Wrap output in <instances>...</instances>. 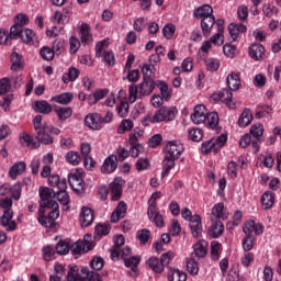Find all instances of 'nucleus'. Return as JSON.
<instances>
[{
  "mask_svg": "<svg viewBox=\"0 0 281 281\" xmlns=\"http://www.w3.org/2000/svg\"><path fill=\"white\" fill-rule=\"evenodd\" d=\"M56 196V191L47 187L40 188V209L37 222L42 227L46 229H56L58 223L56 220L60 216V211H58V202L53 199Z\"/></svg>",
  "mask_w": 281,
  "mask_h": 281,
  "instance_id": "1",
  "label": "nucleus"
},
{
  "mask_svg": "<svg viewBox=\"0 0 281 281\" xmlns=\"http://www.w3.org/2000/svg\"><path fill=\"white\" fill-rule=\"evenodd\" d=\"M33 128L35 131V137L27 133H23L21 136L26 146L33 149L41 148V144H44L45 146L54 144V137H52V135H60V128L47 123L43 124V115L41 114H37L33 119Z\"/></svg>",
  "mask_w": 281,
  "mask_h": 281,
  "instance_id": "2",
  "label": "nucleus"
},
{
  "mask_svg": "<svg viewBox=\"0 0 281 281\" xmlns=\"http://www.w3.org/2000/svg\"><path fill=\"white\" fill-rule=\"evenodd\" d=\"M177 108L175 106H162L153 116H149V122L151 124H157L159 122H172L177 117Z\"/></svg>",
  "mask_w": 281,
  "mask_h": 281,
  "instance_id": "3",
  "label": "nucleus"
},
{
  "mask_svg": "<svg viewBox=\"0 0 281 281\" xmlns=\"http://www.w3.org/2000/svg\"><path fill=\"white\" fill-rule=\"evenodd\" d=\"M183 150H186V148L183 147V144H181V142L170 140L165 147V155L173 159H179L181 155H183Z\"/></svg>",
  "mask_w": 281,
  "mask_h": 281,
  "instance_id": "4",
  "label": "nucleus"
},
{
  "mask_svg": "<svg viewBox=\"0 0 281 281\" xmlns=\"http://www.w3.org/2000/svg\"><path fill=\"white\" fill-rule=\"evenodd\" d=\"M243 232L246 236H254V233L256 236H260L265 232V226L260 223H256L254 220H249L245 223Z\"/></svg>",
  "mask_w": 281,
  "mask_h": 281,
  "instance_id": "5",
  "label": "nucleus"
},
{
  "mask_svg": "<svg viewBox=\"0 0 281 281\" xmlns=\"http://www.w3.org/2000/svg\"><path fill=\"white\" fill-rule=\"evenodd\" d=\"M124 181L122 178H115L110 183L111 201H120L122 199Z\"/></svg>",
  "mask_w": 281,
  "mask_h": 281,
  "instance_id": "6",
  "label": "nucleus"
},
{
  "mask_svg": "<svg viewBox=\"0 0 281 281\" xmlns=\"http://www.w3.org/2000/svg\"><path fill=\"white\" fill-rule=\"evenodd\" d=\"M85 123L88 128H91L92 131H100L101 128H103L102 114L90 113L85 117Z\"/></svg>",
  "mask_w": 281,
  "mask_h": 281,
  "instance_id": "7",
  "label": "nucleus"
},
{
  "mask_svg": "<svg viewBox=\"0 0 281 281\" xmlns=\"http://www.w3.org/2000/svg\"><path fill=\"white\" fill-rule=\"evenodd\" d=\"M13 216L14 212L12 210H5L0 217V225L7 227V232H14V229H16V222L12 221Z\"/></svg>",
  "mask_w": 281,
  "mask_h": 281,
  "instance_id": "8",
  "label": "nucleus"
},
{
  "mask_svg": "<svg viewBox=\"0 0 281 281\" xmlns=\"http://www.w3.org/2000/svg\"><path fill=\"white\" fill-rule=\"evenodd\" d=\"M225 233V225L221 220L211 218V226L207 234L211 238H221V235Z\"/></svg>",
  "mask_w": 281,
  "mask_h": 281,
  "instance_id": "9",
  "label": "nucleus"
},
{
  "mask_svg": "<svg viewBox=\"0 0 281 281\" xmlns=\"http://www.w3.org/2000/svg\"><path fill=\"white\" fill-rule=\"evenodd\" d=\"M128 210V206L126 205V202L120 201L116 205L115 210L111 214V223H119L126 216V211Z\"/></svg>",
  "mask_w": 281,
  "mask_h": 281,
  "instance_id": "10",
  "label": "nucleus"
},
{
  "mask_svg": "<svg viewBox=\"0 0 281 281\" xmlns=\"http://www.w3.org/2000/svg\"><path fill=\"white\" fill-rule=\"evenodd\" d=\"M155 80L153 78H143V82L138 86V95H150L155 91Z\"/></svg>",
  "mask_w": 281,
  "mask_h": 281,
  "instance_id": "11",
  "label": "nucleus"
},
{
  "mask_svg": "<svg viewBox=\"0 0 281 281\" xmlns=\"http://www.w3.org/2000/svg\"><path fill=\"white\" fill-rule=\"evenodd\" d=\"M115 170H117V157L115 155H110L105 158L101 167V172L103 175H111L112 172H115Z\"/></svg>",
  "mask_w": 281,
  "mask_h": 281,
  "instance_id": "12",
  "label": "nucleus"
},
{
  "mask_svg": "<svg viewBox=\"0 0 281 281\" xmlns=\"http://www.w3.org/2000/svg\"><path fill=\"white\" fill-rule=\"evenodd\" d=\"M214 100H221L224 104H227L229 109H234V104L232 103L234 100V94L232 90L228 88L223 89L217 94H213Z\"/></svg>",
  "mask_w": 281,
  "mask_h": 281,
  "instance_id": "13",
  "label": "nucleus"
},
{
  "mask_svg": "<svg viewBox=\"0 0 281 281\" xmlns=\"http://www.w3.org/2000/svg\"><path fill=\"white\" fill-rule=\"evenodd\" d=\"M79 222L81 227H89L90 225H92L93 210L89 209L88 206H83L79 215Z\"/></svg>",
  "mask_w": 281,
  "mask_h": 281,
  "instance_id": "14",
  "label": "nucleus"
},
{
  "mask_svg": "<svg viewBox=\"0 0 281 281\" xmlns=\"http://www.w3.org/2000/svg\"><path fill=\"white\" fill-rule=\"evenodd\" d=\"M32 108L35 113H41L42 115H49V113L54 111L52 104H49V102H47L46 100L34 101Z\"/></svg>",
  "mask_w": 281,
  "mask_h": 281,
  "instance_id": "15",
  "label": "nucleus"
},
{
  "mask_svg": "<svg viewBox=\"0 0 281 281\" xmlns=\"http://www.w3.org/2000/svg\"><path fill=\"white\" fill-rule=\"evenodd\" d=\"M68 183L74 192H85V180H82L78 175L69 173Z\"/></svg>",
  "mask_w": 281,
  "mask_h": 281,
  "instance_id": "16",
  "label": "nucleus"
},
{
  "mask_svg": "<svg viewBox=\"0 0 281 281\" xmlns=\"http://www.w3.org/2000/svg\"><path fill=\"white\" fill-rule=\"evenodd\" d=\"M207 16H214V9L210 4H203L193 11V19H207Z\"/></svg>",
  "mask_w": 281,
  "mask_h": 281,
  "instance_id": "17",
  "label": "nucleus"
},
{
  "mask_svg": "<svg viewBox=\"0 0 281 281\" xmlns=\"http://www.w3.org/2000/svg\"><path fill=\"white\" fill-rule=\"evenodd\" d=\"M207 116V110L205 105H195L194 112L191 114V120L194 124H203Z\"/></svg>",
  "mask_w": 281,
  "mask_h": 281,
  "instance_id": "18",
  "label": "nucleus"
},
{
  "mask_svg": "<svg viewBox=\"0 0 281 281\" xmlns=\"http://www.w3.org/2000/svg\"><path fill=\"white\" fill-rule=\"evenodd\" d=\"M79 34L81 44L83 46L91 45V43H93V35H91V29L89 27V24L82 23L79 29Z\"/></svg>",
  "mask_w": 281,
  "mask_h": 281,
  "instance_id": "19",
  "label": "nucleus"
},
{
  "mask_svg": "<svg viewBox=\"0 0 281 281\" xmlns=\"http://www.w3.org/2000/svg\"><path fill=\"white\" fill-rule=\"evenodd\" d=\"M228 32H229L231 38L234 42H236L238 41V36L240 34H245V32H247V25L243 23H231L228 25Z\"/></svg>",
  "mask_w": 281,
  "mask_h": 281,
  "instance_id": "20",
  "label": "nucleus"
},
{
  "mask_svg": "<svg viewBox=\"0 0 281 281\" xmlns=\"http://www.w3.org/2000/svg\"><path fill=\"white\" fill-rule=\"evenodd\" d=\"M191 234L193 238H199L203 232V224L201 223V215H193L190 222Z\"/></svg>",
  "mask_w": 281,
  "mask_h": 281,
  "instance_id": "21",
  "label": "nucleus"
},
{
  "mask_svg": "<svg viewBox=\"0 0 281 281\" xmlns=\"http://www.w3.org/2000/svg\"><path fill=\"white\" fill-rule=\"evenodd\" d=\"M220 119H218V113L216 112H210L206 114L205 121L203 124L207 128H211V131H221V126L218 125Z\"/></svg>",
  "mask_w": 281,
  "mask_h": 281,
  "instance_id": "22",
  "label": "nucleus"
},
{
  "mask_svg": "<svg viewBox=\"0 0 281 281\" xmlns=\"http://www.w3.org/2000/svg\"><path fill=\"white\" fill-rule=\"evenodd\" d=\"M215 23L216 18L214 15L201 20L200 25L203 36H210L212 34V27H214Z\"/></svg>",
  "mask_w": 281,
  "mask_h": 281,
  "instance_id": "23",
  "label": "nucleus"
},
{
  "mask_svg": "<svg viewBox=\"0 0 281 281\" xmlns=\"http://www.w3.org/2000/svg\"><path fill=\"white\" fill-rule=\"evenodd\" d=\"M211 218H214V221H225V218H227V213L225 212V204L223 202L217 203L213 206Z\"/></svg>",
  "mask_w": 281,
  "mask_h": 281,
  "instance_id": "24",
  "label": "nucleus"
},
{
  "mask_svg": "<svg viewBox=\"0 0 281 281\" xmlns=\"http://www.w3.org/2000/svg\"><path fill=\"white\" fill-rule=\"evenodd\" d=\"M254 120V114L251 113V110L248 108H245L243 113L240 114L237 124L239 128H245L251 124Z\"/></svg>",
  "mask_w": 281,
  "mask_h": 281,
  "instance_id": "25",
  "label": "nucleus"
},
{
  "mask_svg": "<svg viewBox=\"0 0 281 281\" xmlns=\"http://www.w3.org/2000/svg\"><path fill=\"white\" fill-rule=\"evenodd\" d=\"M48 186L50 188H57V190H67V179L63 178L60 180L59 175H50L48 177Z\"/></svg>",
  "mask_w": 281,
  "mask_h": 281,
  "instance_id": "26",
  "label": "nucleus"
},
{
  "mask_svg": "<svg viewBox=\"0 0 281 281\" xmlns=\"http://www.w3.org/2000/svg\"><path fill=\"white\" fill-rule=\"evenodd\" d=\"M53 111L54 113H56L60 122H65L66 120H69L71 115H74V110L70 106L63 108V106L54 105Z\"/></svg>",
  "mask_w": 281,
  "mask_h": 281,
  "instance_id": "27",
  "label": "nucleus"
},
{
  "mask_svg": "<svg viewBox=\"0 0 281 281\" xmlns=\"http://www.w3.org/2000/svg\"><path fill=\"white\" fill-rule=\"evenodd\" d=\"M249 56L252 60H262L265 58V46L262 44H252L249 47Z\"/></svg>",
  "mask_w": 281,
  "mask_h": 281,
  "instance_id": "28",
  "label": "nucleus"
},
{
  "mask_svg": "<svg viewBox=\"0 0 281 281\" xmlns=\"http://www.w3.org/2000/svg\"><path fill=\"white\" fill-rule=\"evenodd\" d=\"M74 101V93L71 92H63L61 94H57L50 98V102H56L57 104H71Z\"/></svg>",
  "mask_w": 281,
  "mask_h": 281,
  "instance_id": "29",
  "label": "nucleus"
},
{
  "mask_svg": "<svg viewBox=\"0 0 281 281\" xmlns=\"http://www.w3.org/2000/svg\"><path fill=\"white\" fill-rule=\"evenodd\" d=\"M227 87L231 91H238L240 89V76L232 72L226 78Z\"/></svg>",
  "mask_w": 281,
  "mask_h": 281,
  "instance_id": "30",
  "label": "nucleus"
},
{
  "mask_svg": "<svg viewBox=\"0 0 281 281\" xmlns=\"http://www.w3.org/2000/svg\"><path fill=\"white\" fill-rule=\"evenodd\" d=\"M156 87H158L160 95L164 98V100H166V102H168L170 98H172V89H170L166 81H156Z\"/></svg>",
  "mask_w": 281,
  "mask_h": 281,
  "instance_id": "31",
  "label": "nucleus"
},
{
  "mask_svg": "<svg viewBox=\"0 0 281 281\" xmlns=\"http://www.w3.org/2000/svg\"><path fill=\"white\" fill-rule=\"evenodd\" d=\"M273 203H276V194L270 191H266L261 195V206L263 210H271L273 207Z\"/></svg>",
  "mask_w": 281,
  "mask_h": 281,
  "instance_id": "32",
  "label": "nucleus"
},
{
  "mask_svg": "<svg viewBox=\"0 0 281 281\" xmlns=\"http://www.w3.org/2000/svg\"><path fill=\"white\" fill-rule=\"evenodd\" d=\"M176 161H177V158H172L170 156L165 155L164 160H162L161 177H168V175H170V170H172L175 168Z\"/></svg>",
  "mask_w": 281,
  "mask_h": 281,
  "instance_id": "33",
  "label": "nucleus"
},
{
  "mask_svg": "<svg viewBox=\"0 0 281 281\" xmlns=\"http://www.w3.org/2000/svg\"><path fill=\"white\" fill-rule=\"evenodd\" d=\"M168 281H187L188 274L179 269H170L167 274Z\"/></svg>",
  "mask_w": 281,
  "mask_h": 281,
  "instance_id": "34",
  "label": "nucleus"
},
{
  "mask_svg": "<svg viewBox=\"0 0 281 281\" xmlns=\"http://www.w3.org/2000/svg\"><path fill=\"white\" fill-rule=\"evenodd\" d=\"M11 63L12 71H21V69H23V56H21L19 53L13 52L11 54Z\"/></svg>",
  "mask_w": 281,
  "mask_h": 281,
  "instance_id": "35",
  "label": "nucleus"
},
{
  "mask_svg": "<svg viewBox=\"0 0 281 281\" xmlns=\"http://www.w3.org/2000/svg\"><path fill=\"white\" fill-rule=\"evenodd\" d=\"M193 251L198 258H205L207 256V241H198L193 245Z\"/></svg>",
  "mask_w": 281,
  "mask_h": 281,
  "instance_id": "36",
  "label": "nucleus"
},
{
  "mask_svg": "<svg viewBox=\"0 0 281 281\" xmlns=\"http://www.w3.org/2000/svg\"><path fill=\"white\" fill-rule=\"evenodd\" d=\"M25 168L27 167L23 161L14 164L9 170V177H11V179H16L20 175H23Z\"/></svg>",
  "mask_w": 281,
  "mask_h": 281,
  "instance_id": "37",
  "label": "nucleus"
},
{
  "mask_svg": "<svg viewBox=\"0 0 281 281\" xmlns=\"http://www.w3.org/2000/svg\"><path fill=\"white\" fill-rule=\"evenodd\" d=\"M69 14H71V7H66L61 10V12L57 11L54 19L57 23L65 24L69 19Z\"/></svg>",
  "mask_w": 281,
  "mask_h": 281,
  "instance_id": "38",
  "label": "nucleus"
},
{
  "mask_svg": "<svg viewBox=\"0 0 281 281\" xmlns=\"http://www.w3.org/2000/svg\"><path fill=\"white\" fill-rule=\"evenodd\" d=\"M111 227L106 224H98L94 228V238L95 240H101L102 236H109Z\"/></svg>",
  "mask_w": 281,
  "mask_h": 281,
  "instance_id": "39",
  "label": "nucleus"
},
{
  "mask_svg": "<svg viewBox=\"0 0 281 281\" xmlns=\"http://www.w3.org/2000/svg\"><path fill=\"white\" fill-rule=\"evenodd\" d=\"M66 161L70 164V166H79L80 161H82V157H80V153L70 150L66 154Z\"/></svg>",
  "mask_w": 281,
  "mask_h": 281,
  "instance_id": "40",
  "label": "nucleus"
},
{
  "mask_svg": "<svg viewBox=\"0 0 281 281\" xmlns=\"http://www.w3.org/2000/svg\"><path fill=\"white\" fill-rule=\"evenodd\" d=\"M36 34L31 29H23L22 34L20 35L21 41L26 45H34V38Z\"/></svg>",
  "mask_w": 281,
  "mask_h": 281,
  "instance_id": "41",
  "label": "nucleus"
},
{
  "mask_svg": "<svg viewBox=\"0 0 281 281\" xmlns=\"http://www.w3.org/2000/svg\"><path fill=\"white\" fill-rule=\"evenodd\" d=\"M147 265L150 269L155 271V273H161L164 271V266L161 263V259L157 257H150L147 260Z\"/></svg>",
  "mask_w": 281,
  "mask_h": 281,
  "instance_id": "42",
  "label": "nucleus"
},
{
  "mask_svg": "<svg viewBox=\"0 0 281 281\" xmlns=\"http://www.w3.org/2000/svg\"><path fill=\"white\" fill-rule=\"evenodd\" d=\"M249 133L255 139L260 140V137H262L265 133V125H262V123L254 124L250 126Z\"/></svg>",
  "mask_w": 281,
  "mask_h": 281,
  "instance_id": "43",
  "label": "nucleus"
},
{
  "mask_svg": "<svg viewBox=\"0 0 281 281\" xmlns=\"http://www.w3.org/2000/svg\"><path fill=\"white\" fill-rule=\"evenodd\" d=\"M69 249H70L69 243L63 239H60L55 246V251L59 256H67V254H69Z\"/></svg>",
  "mask_w": 281,
  "mask_h": 281,
  "instance_id": "44",
  "label": "nucleus"
},
{
  "mask_svg": "<svg viewBox=\"0 0 281 281\" xmlns=\"http://www.w3.org/2000/svg\"><path fill=\"white\" fill-rule=\"evenodd\" d=\"M53 196L57 199L61 205H69V193H67V189L57 190Z\"/></svg>",
  "mask_w": 281,
  "mask_h": 281,
  "instance_id": "45",
  "label": "nucleus"
},
{
  "mask_svg": "<svg viewBox=\"0 0 281 281\" xmlns=\"http://www.w3.org/2000/svg\"><path fill=\"white\" fill-rule=\"evenodd\" d=\"M134 126H135V123H133L132 120L125 119L121 122L116 132L119 133V135H124L126 131H132Z\"/></svg>",
  "mask_w": 281,
  "mask_h": 281,
  "instance_id": "46",
  "label": "nucleus"
},
{
  "mask_svg": "<svg viewBox=\"0 0 281 281\" xmlns=\"http://www.w3.org/2000/svg\"><path fill=\"white\" fill-rule=\"evenodd\" d=\"M79 277H80V268H78V266H68L66 281H77Z\"/></svg>",
  "mask_w": 281,
  "mask_h": 281,
  "instance_id": "47",
  "label": "nucleus"
},
{
  "mask_svg": "<svg viewBox=\"0 0 281 281\" xmlns=\"http://www.w3.org/2000/svg\"><path fill=\"white\" fill-rule=\"evenodd\" d=\"M70 251L77 256L78 254H87V246L82 243V240H78L70 246Z\"/></svg>",
  "mask_w": 281,
  "mask_h": 281,
  "instance_id": "48",
  "label": "nucleus"
},
{
  "mask_svg": "<svg viewBox=\"0 0 281 281\" xmlns=\"http://www.w3.org/2000/svg\"><path fill=\"white\" fill-rule=\"evenodd\" d=\"M78 76H80V70H78L75 67H71L69 68L67 76H63V80L65 85H67V82H75Z\"/></svg>",
  "mask_w": 281,
  "mask_h": 281,
  "instance_id": "49",
  "label": "nucleus"
},
{
  "mask_svg": "<svg viewBox=\"0 0 281 281\" xmlns=\"http://www.w3.org/2000/svg\"><path fill=\"white\" fill-rule=\"evenodd\" d=\"M136 238L139 240V245H146L150 239V231L146 228L137 231Z\"/></svg>",
  "mask_w": 281,
  "mask_h": 281,
  "instance_id": "50",
  "label": "nucleus"
},
{
  "mask_svg": "<svg viewBox=\"0 0 281 281\" xmlns=\"http://www.w3.org/2000/svg\"><path fill=\"white\" fill-rule=\"evenodd\" d=\"M52 49L56 54V56H60V54H63V52H65V40L56 38L53 42Z\"/></svg>",
  "mask_w": 281,
  "mask_h": 281,
  "instance_id": "51",
  "label": "nucleus"
},
{
  "mask_svg": "<svg viewBox=\"0 0 281 281\" xmlns=\"http://www.w3.org/2000/svg\"><path fill=\"white\" fill-rule=\"evenodd\" d=\"M40 55L43 58V60H54V56H56V53H54L53 48H49L47 46H44L40 49Z\"/></svg>",
  "mask_w": 281,
  "mask_h": 281,
  "instance_id": "52",
  "label": "nucleus"
},
{
  "mask_svg": "<svg viewBox=\"0 0 281 281\" xmlns=\"http://www.w3.org/2000/svg\"><path fill=\"white\" fill-rule=\"evenodd\" d=\"M23 26L19 24H14L10 27L9 36L11 37V41H16L18 38H21V34H23Z\"/></svg>",
  "mask_w": 281,
  "mask_h": 281,
  "instance_id": "53",
  "label": "nucleus"
},
{
  "mask_svg": "<svg viewBox=\"0 0 281 281\" xmlns=\"http://www.w3.org/2000/svg\"><path fill=\"white\" fill-rule=\"evenodd\" d=\"M123 260H124L125 267L131 268L132 271L135 272V271H137V265H139L142 259L139 257L132 256V257L125 258Z\"/></svg>",
  "mask_w": 281,
  "mask_h": 281,
  "instance_id": "54",
  "label": "nucleus"
},
{
  "mask_svg": "<svg viewBox=\"0 0 281 281\" xmlns=\"http://www.w3.org/2000/svg\"><path fill=\"white\" fill-rule=\"evenodd\" d=\"M43 256L46 262H49V260H54V256H56V248L52 245L44 247Z\"/></svg>",
  "mask_w": 281,
  "mask_h": 281,
  "instance_id": "55",
  "label": "nucleus"
},
{
  "mask_svg": "<svg viewBox=\"0 0 281 281\" xmlns=\"http://www.w3.org/2000/svg\"><path fill=\"white\" fill-rule=\"evenodd\" d=\"M175 32H177V26H175L172 23L166 24L162 27V36H165L167 41H170V38L175 36Z\"/></svg>",
  "mask_w": 281,
  "mask_h": 281,
  "instance_id": "56",
  "label": "nucleus"
},
{
  "mask_svg": "<svg viewBox=\"0 0 281 281\" xmlns=\"http://www.w3.org/2000/svg\"><path fill=\"white\" fill-rule=\"evenodd\" d=\"M187 269L191 276H196L199 273V262L193 258L187 259Z\"/></svg>",
  "mask_w": 281,
  "mask_h": 281,
  "instance_id": "57",
  "label": "nucleus"
},
{
  "mask_svg": "<svg viewBox=\"0 0 281 281\" xmlns=\"http://www.w3.org/2000/svg\"><path fill=\"white\" fill-rule=\"evenodd\" d=\"M81 273H86L88 281H102V276L95 271H89V268H82Z\"/></svg>",
  "mask_w": 281,
  "mask_h": 281,
  "instance_id": "58",
  "label": "nucleus"
},
{
  "mask_svg": "<svg viewBox=\"0 0 281 281\" xmlns=\"http://www.w3.org/2000/svg\"><path fill=\"white\" fill-rule=\"evenodd\" d=\"M188 137L191 142H201L203 139V131L201 128H191Z\"/></svg>",
  "mask_w": 281,
  "mask_h": 281,
  "instance_id": "59",
  "label": "nucleus"
},
{
  "mask_svg": "<svg viewBox=\"0 0 281 281\" xmlns=\"http://www.w3.org/2000/svg\"><path fill=\"white\" fill-rule=\"evenodd\" d=\"M205 65L207 71H218V68L221 67V61L216 58H207L205 59Z\"/></svg>",
  "mask_w": 281,
  "mask_h": 281,
  "instance_id": "60",
  "label": "nucleus"
},
{
  "mask_svg": "<svg viewBox=\"0 0 281 281\" xmlns=\"http://www.w3.org/2000/svg\"><path fill=\"white\" fill-rule=\"evenodd\" d=\"M81 45H82V42H80L78 37L70 36L69 38L70 54H78V50L80 49Z\"/></svg>",
  "mask_w": 281,
  "mask_h": 281,
  "instance_id": "61",
  "label": "nucleus"
},
{
  "mask_svg": "<svg viewBox=\"0 0 281 281\" xmlns=\"http://www.w3.org/2000/svg\"><path fill=\"white\" fill-rule=\"evenodd\" d=\"M227 175L231 179H236V177H238V164H236V161L231 160L228 162Z\"/></svg>",
  "mask_w": 281,
  "mask_h": 281,
  "instance_id": "62",
  "label": "nucleus"
},
{
  "mask_svg": "<svg viewBox=\"0 0 281 281\" xmlns=\"http://www.w3.org/2000/svg\"><path fill=\"white\" fill-rule=\"evenodd\" d=\"M0 45H12V37L5 29H0Z\"/></svg>",
  "mask_w": 281,
  "mask_h": 281,
  "instance_id": "63",
  "label": "nucleus"
},
{
  "mask_svg": "<svg viewBox=\"0 0 281 281\" xmlns=\"http://www.w3.org/2000/svg\"><path fill=\"white\" fill-rule=\"evenodd\" d=\"M30 23V16L23 13H19L14 16V24L20 25V27H25Z\"/></svg>",
  "mask_w": 281,
  "mask_h": 281,
  "instance_id": "64",
  "label": "nucleus"
}]
</instances>
